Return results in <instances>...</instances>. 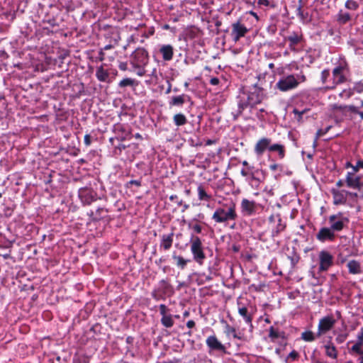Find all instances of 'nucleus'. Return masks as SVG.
Wrapping results in <instances>:
<instances>
[{
    "instance_id": "f257e3e1",
    "label": "nucleus",
    "mask_w": 363,
    "mask_h": 363,
    "mask_svg": "<svg viewBox=\"0 0 363 363\" xmlns=\"http://www.w3.org/2000/svg\"><path fill=\"white\" fill-rule=\"evenodd\" d=\"M235 218L236 213L234 207H230L228 211H225L223 208H218L213 215V218L218 223L234 220Z\"/></svg>"
},
{
    "instance_id": "f03ea898",
    "label": "nucleus",
    "mask_w": 363,
    "mask_h": 363,
    "mask_svg": "<svg viewBox=\"0 0 363 363\" xmlns=\"http://www.w3.org/2000/svg\"><path fill=\"white\" fill-rule=\"evenodd\" d=\"M298 85V79L293 74L288 75L281 79L277 84V86L282 91L296 88Z\"/></svg>"
},
{
    "instance_id": "7ed1b4c3",
    "label": "nucleus",
    "mask_w": 363,
    "mask_h": 363,
    "mask_svg": "<svg viewBox=\"0 0 363 363\" xmlns=\"http://www.w3.org/2000/svg\"><path fill=\"white\" fill-rule=\"evenodd\" d=\"M191 250L194 259L200 264L202 263L206 257L203 253L202 243L199 238L195 237L192 239Z\"/></svg>"
},
{
    "instance_id": "20e7f679",
    "label": "nucleus",
    "mask_w": 363,
    "mask_h": 363,
    "mask_svg": "<svg viewBox=\"0 0 363 363\" xmlns=\"http://www.w3.org/2000/svg\"><path fill=\"white\" fill-rule=\"evenodd\" d=\"M335 322V319L332 315H328L320 319L318 324V336H320L332 329Z\"/></svg>"
},
{
    "instance_id": "39448f33",
    "label": "nucleus",
    "mask_w": 363,
    "mask_h": 363,
    "mask_svg": "<svg viewBox=\"0 0 363 363\" xmlns=\"http://www.w3.org/2000/svg\"><path fill=\"white\" fill-rule=\"evenodd\" d=\"M232 35L235 41L239 40L241 37L245 36L246 33L248 31L247 28L242 24L238 21L232 26Z\"/></svg>"
},
{
    "instance_id": "423d86ee",
    "label": "nucleus",
    "mask_w": 363,
    "mask_h": 363,
    "mask_svg": "<svg viewBox=\"0 0 363 363\" xmlns=\"http://www.w3.org/2000/svg\"><path fill=\"white\" fill-rule=\"evenodd\" d=\"M320 270H327L333 264V256L325 251H322L319 255Z\"/></svg>"
},
{
    "instance_id": "0eeeda50",
    "label": "nucleus",
    "mask_w": 363,
    "mask_h": 363,
    "mask_svg": "<svg viewBox=\"0 0 363 363\" xmlns=\"http://www.w3.org/2000/svg\"><path fill=\"white\" fill-rule=\"evenodd\" d=\"M316 237L320 241L324 242L327 240H333L335 238V234L330 228H323L319 230Z\"/></svg>"
},
{
    "instance_id": "6e6552de",
    "label": "nucleus",
    "mask_w": 363,
    "mask_h": 363,
    "mask_svg": "<svg viewBox=\"0 0 363 363\" xmlns=\"http://www.w3.org/2000/svg\"><path fill=\"white\" fill-rule=\"evenodd\" d=\"M330 229L334 231H340L344 228L343 220L337 215H333L329 217Z\"/></svg>"
},
{
    "instance_id": "1a4fd4ad",
    "label": "nucleus",
    "mask_w": 363,
    "mask_h": 363,
    "mask_svg": "<svg viewBox=\"0 0 363 363\" xmlns=\"http://www.w3.org/2000/svg\"><path fill=\"white\" fill-rule=\"evenodd\" d=\"M360 178L354 173L349 172L346 177V183L349 187L360 189Z\"/></svg>"
},
{
    "instance_id": "9d476101",
    "label": "nucleus",
    "mask_w": 363,
    "mask_h": 363,
    "mask_svg": "<svg viewBox=\"0 0 363 363\" xmlns=\"http://www.w3.org/2000/svg\"><path fill=\"white\" fill-rule=\"evenodd\" d=\"M79 195L82 201L86 203H91L94 200L95 196L92 191L86 188L79 189Z\"/></svg>"
},
{
    "instance_id": "9b49d317",
    "label": "nucleus",
    "mask_w": 363,
    "mask_h": 363,
    "mask_svg": "<svg viewBox=\"0 0 363 363\" xmlns=\"http://www.w3.org/2000/svg\"><path fill=\"white\" fill-rule=\"evenodd\" d=\"M270 143H271L270 140L267 139V138H262L261 140H259L257 143L255 147V150L256 153L258 155H262V153L264 152V151L266 149L269 150Z\"/></svg>"
},
{
    "instance_id": "f8f14e48",
    "label": "nucleus",
    "mask_w": 363,
    "mask_h": 363,
    "mask_svg": "<svg viewBox=\"0 0 363 363\" xmlns=\"http://www.w3.org/2000/svg\"><path fill=\"white\" fill-rule=\"evenodd\" d=\"M206 343L208 346L213 349L217 350H224L225 347L218 340V339L215 336H210L206 340Z\"/></svg>"
},
{
    "instance_id": "ddd939ff",
    "label": "nucleus",
    "mask_w": 363,
    "mask_h": 363,
    "mask_svg": "<svg viewBox=\"0 0 363 363\" xmlns=\"http://www.w3.org/2000/svg\"><path fill=\"white\" fill-rule=\"evenodd\" d=\"M133 56L135 58L142 57L141 60H137L135 63L138 67H140L141 64H145L147 61V52L143 49H138L135 51Z\"/></svg>"
},
{
    "instance_id": "4468645a",
    "label": "nucleus",
    "mask_w": 363,
    "mask_h": 363,
    "mask_svg": "<svg viewBox=\"0 0 363 363\" xmlns=\"http://www.w3.org/2000/svg\"><path fill=\"white\" fill-rule=\"evenodd\" d=\"M345 192L346 191H336V190L333 191L334 203L335 205L342 204L346 202L347 199H346Z\"/></svg>"
},
{
    "instance_id": "2eb2a0df",
    "label": "nucleus",
    "mask_w": 363,
    "mask_h": 363,
    "mask_svg": "<svg viewBox=\"0 0 363 363\" xmlns=\"http://www.w3.org/2000/svg\"><path fill=\"white\" fill-rule=\"evenodd\" d=\"M160 52L164 60H170L173 57V48L169 45H164L160 48Z\"/></svg>"
},
{
    "instance_id": "dca6fc26",
    "label": "nucleus",
    "mask_w": 363,
    "mask_h": 363,
    "mask_svg": "<svg viewBox=\"0 0 363 363\" xmlns=\"http://www.w3.org/2000/svg\"><path fill=\"white\" fill-rule=\"evenodd\" d=\"M347 267L349 269V272L351 274H356L360 273V264L355 260L350 261L347 263Z\"/></svg>"
},
{
    "instance_id": "f3484780",
    "label": "nucleus",
    "mask_w": 363,
    "mask_h": 363,
    "mask_svg": "<svg viewBox=\"0 0 363 363\" xmlns=\"http://www.w3.org/2000/svg\"><path fill=\"white\" fill-rule=\"evenodd\" d=\"M173 233H171L168 235H163L162 240V246L164 247L165 250H169L173 242Z\"/></svg>"
},
{
    "instance_id": "a211bd4d",
    "label": "nucleus",
    "mask_w": 363,
    "mask_h": 363,
    "mask_svg": "<svg viewBox=\"0 0 363 363\" xmlns=\"http://www.w3.org/2000/svg\"><path fill=\"white\" fill-rule=\"evenodd\" d=\"M96 75L97 79L101 82H105L108 77V72L104 69L102 67L98 68Z\"/></svg>"
},
{
    "instance_id": "6ab92c4d",
    "label": "nucleus",
    "mask_w": 363,
    "mask_h": 363,
    "mask_svg": "<svg viewBox=\"0 0 363 363\" xmlns=\"http://www.w3.org/2000/svg\"><path fill=\"white\" fill-rule=\"evenodd\" d=\"M242 207L244 211H247L248 213H251L254 211L255 204L252 201L244 199L242 201Z\"/></svg>"
},
{
    "instance_id": "aec40b11",
    "label": "nucleus",
    "mask_w": 363,
    "mask_h": 363,
    "mask_svg": "<svg viewBox=\"0 0 363 363\" xmlns=\"http://www.w3.org/2000/svg\"><path fill=\"white\" fill-rule=\"evenodd\" d=\"M174 121L177 125H183L186 123V118L183 114L177 113L174 116Z\"/></svg>"
},
{
    "instance_id": "412c9836",
    "label": "nucleus",
    "mask_w": 363,
    "mask_h": 363,
    "mask_svg": "<svg viewBox=\"0 0 363 363\" xmlns=\"http://www.w3.org/2000/svg\"><path fill=\"white\" fill-rule=\"evenodd\" d=\"M269 151H277L279 152V156L281 158L284 157V147L281 145H278V144L273 145H269Z\"/></svg>"
},
{
    "instance_id": "4be33fe9",
    "label": "nucleus",
    "mask_w": 363,
    "mask_h": 363,
    "mask_svg": "<svg viewBox=\"0 0 363 363\" xmlns=\"http://www.w3.org/2000/svg\"><path fill=\"white\" fill-rule=\"evenodd\" d=\"M325 352L328 356L332 358H336L337 357V352L335 350V347L333 345H325Z\"/></svg>"
},
{
    "instance_id": "5701e85b",
    "label": "nucleus",
    "mask_w": 363,
    "mask_h": 363,
    "mask_svg": "<svg viewBox=\"0 0 363 363\" xmlns=\"http://www.w3.org/2000/svg\"><path fill=\"white\" fill-rule=\"evenodd\" d=\"M162 325L167 328H170L174 325V321L171 315H165L162 318Z\"/></svg>"
},
{
    "instance_id": "b1692460",
    "label": "nucleus",
    "mask_w": 363,
    "mask_h": 363,
    "mask_svg": "<svg viewBox=\"0 0 363 363\" xmlns=\"http://www.w3.org/2000/svg\"><path fill=\"white\" fill-rule=\"evenodd\" d=\"M342 69L341 67H337L333 70V76L337 78V83H341L344 81V77L341 75Z\"/></svg>"
},
{
    "instance_id": "393cba45",
    "label": "nucleus",
    "mask_w": 363,
    "mask_h": 363,
    "mask_svg": "<svg viewBox=\"0 0 363 363\" xmlns=\"http://www.w3.org/2000/svg\"><path fill=\"white\" fill-rule=\"evenodd\" d=\"M239 313L245 318L247 323H251L252 318L250 315H248L247 308L242 307L239 308Z\"/></svg>"
},
{
    "instance_id": "a878e982",
    "label": "nucleus",
    "mask_w": 363,
    "mask_h": 363,
    "mask_svg": "<svg viewBox=\"0 0 363 363\" xmlns=\"http://www.w3.org/2000/svg\"><path fill=\"white\" fill-rule=\"evenodd\" d=\"M301 337L305 341L311 342L315 340L313 333L311 331H306L302 333Z\"/></svg>"
},
{
    "instance_id": "bb28decb",
    "label": "nucleus",
    "mask_w": 363,
    "mask_h": 363,
    "mask_svg": "<svg viewBox=\"0 0 363 363\" xmlns=\"http://www.w3.org/2000/svg\"><path fill=\"white\" fill-rule=\"evenodd\" d=\"M184 99L183 96H174L172 99L171 104L173 106H179L183 104Z\"/></svg>"
},
{
    "instance_id": "cd10ccee",
    "label": "nucleus",
    "mask_w": 363,
    "mask_h": 363,
    "mask_svg": "<svg viewBox=\"0 0 363 363\" xmlns=\"http://www.w3.org/2000/svg\"><path fill=\"white\" fill-rule=\"evenodd\" d=\"M199 196L200 200H208L210 196L206 193L205 190L202 186L198 188Z\"/></svg>"
},
{
    "instance_id": "c85d7f7f",
    "label": "nucleus",
    "mask_w": 363,
    "mask_h": 363,
    "mask_svg": "<svg viewBox=\"0 0 363 363\" xmlns=\"http://www.w3.org/2000/svg\"><path fill=\"white\" fill-rule=\"evenodd\" d=\"M362 340L360 339V341L355 345H354L352 347V350L357 352V354H362Z\"/></svg>"
},
{
    "instance_id": "c756f323",
    "label": "nucleus",
    "mask_w": 363,
    "mask_h": 363,
    "mask_svg": "<svg viewBox=\"0 0 363 363\" xmlns=\"http://www.w3.org/2000/svg\"><path fill=\"white\" fill-rule=\"evenodd\" d=\"M133 83H134V80L129 79V78H126V79H124L122 81H121L119 85L121 87H125L127 86H132L133 84Z\"/></svg>"
},
{
    "instance_id": "7c9ffc66",
    "label": "nucleus",
    "mask_w": 363,
    "mask_h": 363,
    "mask_svg": "<svg viewBox=\"0 0 363 363\" xmlns=\"http://www.w3.org/2000/svg\"><path fill=\"white\" fill-rule=\"evenodd\" d=\"M345 6L347 9H356L358 6L357 2H355L354 1H352V0H348L346 4H345Z\"/></svg>"
},
{
    "instance_id": "2f4dec72",
    "label": "nucleus",
    "mask_w": 363,
    "mask_h": 363,
    "mask_svg": "<svg viewBox=\"0 0 363 363\" xmlns=\"http://www.w3.org/2000/svg\"><path fill=\"white\" fill-rule=\"evenodd\" d=\"M228 335H232L234 338H238L240 337L238 336L235 329L233 327H230L229 325H227V330H226Z\"/></svg>"
},
{
    "instance_id": "473e14b6",
    "label": "nucleus",
    "mask_w": 363,
    "mask_h": 363,
    "mask_svg": "<svg viewBox=\"0 0 363 363\" xmlns=\"http://www.w3.org/2000/svg\"><path fill=\"white\" fill-rule=\"evenodd\" d=\"M350 19V16L349 13H340L339 16V21L341 23H346Z\"/></svg>"
},
{
    "instance_id": "72a5a7b5",
    "label": "nucleus",
    "mask_w": 363,
    "mask_h": 363,
    "mask_svg": "<svg viewBox=\"0 0 363 363\" xmlns=\"http://www.w3.org/2000/svg\"><path fill=\"white\" fill-rule=\"evenodd\" d=\"M174 259L177 261L178 265H180L182 267H184L186 264V261L184 260L182 257H174Z\"/></svg>"
},
{
    "instance_id": "f704fd0d",
    "label": "nucleus",
    "mask_w": 363,
    "mask_h": 363,
    "mask_svg": "<svg viewBox=\"0 0 363 363\" xmlns=\"http://www.w3.org/2000/svg\"><path fill=\"white\" fill-rule=\"evenodd\" d=\"M298 1H299V4H298V8H297V11H298V15L301 17V18L303 19L304 16H303V13L302 11V7H303L302 0H298Z\"/></svg>"
},
{
    "instance_id": "c9c22d12",
    "label": "nucleus",
    "mask_w": 363,
    "mask_h": 363,
    "mask_svg": "<svg viewBox=\"0 0 363 363\" xmlns=\"http://www.w3.org/2000/svg\"><path fill=\"white\" fill-rule=\"evenodd\" d=\"M98 212H99V216L97 215H96V217H95L96 219L100 218L101 217H104L106 214V211L104 210V208L98 209L96 211V213H98Z\"/></svg>"
},
{
    "instance_id": "e433bc0d",
    "label": "nucleus",
    "mask_w": 363,
    "mask_h": 363,
    "mask_svg": "<svg viewBox=\"0 0 363 363\" xmlns=\"http://www.w3.org/2000/svg\"><path fill=\"white\" fill-rule=\"evenodd\" d=\"M160 313L162 315V317L167 315L166 314L167 307L164 304H162L160 306Z\"/></svg>"
},
{
    "instance_id": "4c0bfd02",
    "label": "nucleus",
    "mask_w": 363,
    "mask_h": 363,
    "mask_svg": "<svg viewBox=\"0 0 363 363\" xmlns=\"http://www.w3.org/2000/svg\"><path fill=\"white\" fill-rule=\"evenodd\" d=\"M329 76V71L325 69L322 72V80L324 83L327 79V77Z\"/></svg>"
},
{
    "instance_id": "58836bf2",
    "label": "nucleus",
    "mask_w": 363,
    "mask_h": 363,
    "mask_svg": "<svg viewBox=\"0 0 363 363\" xmlns=\"http://www.w3.org/2000/svg\"><path fill=\"white\" fill-rule=\"evenodd\" d=\"M326 133V131H324L322 129H320L317 131L316 133V138H315V140H318V138H319L320 136L323 135L324 134Z\"/></svg>"
},
{
    "instance_id": "ea45409f",
    "label": "nucleus",
    "mask_w": 363,
    "mask_h": 363,
    "mask_svg": "<svg viewBox=\"0 0 363 363\" xmlns=\"http://www.w3.org/2000/svg\"><path fill=\"white\" fill-rule=\"evenodd\" d=\"M363 167V161H359L357 163V165L354 167V171L357 172L359 168Z\"/></svg>"
},
{
    "instance_id": "a19ab883",
    "label": "nucleus",
    "mask_w": 363,
    "mask_h": 363,
    "mask_svg": "<svg viewBox=\"0 0 363 363\" xmlns=\"http://www.w3.org/2000/svg\"><path fill=\"white\" fill-rule=\"evenodd\" d=\"M269 336L272 337H278L277 333L274 331L273 328H271V329H270Z\"/></svg>"
},
{
    "instance_id": "79ce46f5",
    "label": "nucleus",
    "mask_w": 363,
    "mask_h": 363,
    "mask_svg": "<svg viewBox=\"0 0 363 363\" xmlns=\"http://www.w3.org/2000/svg\"><path fill=\"white\" fill-rule=\"evenodd\" d=\"M295 77H296V79H298V84L300 82H304L306 80V77L304 75H297Z\"/></svg>"
},
{
    "instance_id": "37998d69",
    "label": "nucleus",
    "mask_w": 363,
    "mask_h": 363,
    "mask_svg": "<svg viewBox=\"0 0 363 363\" xmlns=\"http://www.w3.org/2000/svg\"><path fill=\"white\" fill-rule=\"evenodd\" d=\"M210 82L213 85H217L219 83V79L218 78L214 77V78L211 79Z\"/></svg>"
},
{
    "instance_id": "c03bdc74",
    "label": "nucleus",
    "mask_w": 363,
    "mask_h": 363,
    "mask_svg": "<svg viewBox=\"0 0 363 363\" xmlns=\"http://www.w3.org/2000/svg\"><path fill=\"white\" fill-rule=\"evenodd\" d=\"M290 40L292 41L294 43H298V41H299V38L298 36H294V37H290L289 38Z\"/></svg>"
},
{
    "instance_id": "a18cd8bd",
    "label": "nucleus",
    "mask_w": 363,
    "mask_h": 363,
    "mask_svg": "<svg viewBox=\"0 0 363 363\" xmlns=\"http://www.w3.org/2000/svg\"><path fill=\"white\" fill-rule=\"evenodd\" d=\"M129 184H135V185H136L138 186H140L141 185L140 182L138 181V180H131L129 182Z\"/></svg>"
},
{
    "instance_id": "49530a36",
    "label": "nucleus",
    "mask_w": 363,
    "mask_h": 363,
    "mask_svg": "<svg viewBox=\"0 0 363 363\" xmlns=\"http://www.w3.org/2000/svg\"><path fill=\"white\" fill-rule=\"evenodd\" d=\"M289 357H291L292 359H296L297 357H298V353L295 351H292L290 354H289Z\"/></svg>"
},
{
    "instance_id": "de8ad7c7",
    "label": "nucleus",
    "mask_w": 363,
    "mask_h": 363,
    "mask_svg": "<svg viewBox=\"0 0 363 363\" xmlns=\"http://www.w3.org/2000/svg\"><path fill=\"white\" fill-rule=\"evenodd\" d=\"M84 142L86 143V145H89L91 143V139H90V136L86 135H85L84 137Z\"/></svg>"
},
{
    "instance_id": "09e8293b",
    "label": "nucleus",
    "mask_w": 363,
    "mask_h": 363,
    "mask_svg": "<svg viewBox=\"0 0 363 363\" xmlns=\"http://www.w3.org/2000/svg\"><path fill=\"white\" fill-rule=\"evenodd\" d=\"M258 4L259 5L267 6L269 4L268 0H258Z\"/></svg>"
},
{
    "instance_id": "8fccbe9b",
    "label": "nucleus",
    "mask_w": 363,
    "mask_h": 363,
    "mask_svg": "<svg viewBox=\"0 0 363 363\" xmlns=\"http://www.w3.org/2000/svg\"><path fill=\"white\" fill-rule=\"evenodd\" d=\"M186 325H187L188 328H191L194 327L195 323H194V320H189L187 322Z\"/></svg>"
},
{
    "instance_id": "3c124183",
    "label": "nucleus",
    "mask_w": 363,
    "mask_h": 363,
    "mask_svg": "<svg viewBox=\"0 0 363 363\" xmlns=\"http://www.w3.org/2000/svg\"><path fill=\"white\" fill-rule=\"evenodd\" d=\"M304 111H305L300 112V111H298L297 109H294V113L295 114H298V116H299V118H298V121L301 119V115L304 113Z\"/></svg>"
},
{
    "instance_id": "603ef678",
    "label": "nucleus",
    "mask_w": 363,
    "mask_h": 363,
    "mask_svg": "<svg viewBox=\"0 0 363 363\" xmlns=\"http://www.w3.org/2000/svg\"><path fill=\"white\" fill-rule=\"evenodd\" d=\"M194 230H195V231H196V233H201V226H200V225H196L194 227Z\"/></svg>"
},
{
    "instance_id": "864d4df0",
    "label": "nucleus",
    "mask_w": 363,
    "mask_h": 363,
    "mask_svg": "<svg viewBox=\"0 0 363 363\" xmlns=\"http://www.w3.org/2000/svg\"><path fill=\"white\" fill-rule=\"evenodd\" d=\"M345 194H346V195H349L350 196H351V197H352V198H353V197H357V194H356V193H352V192H347V191H346V192H345Z\"/></svg>"
},
{
    "instance_id": "5fc2aeb1",
    "label": "nucleus",
    "mask_w": 363,
    "mask_h": 363,
    "mask_svg": "<svg viewBox=\"0 0 363 363\" xmlns=\"http://www.w3.org/2000/svg\"><path fill=\"white\" fill-rule=\"evenodd\" d=\"M120 68H121V69L125 70V69H126V65H125V64H121V65H120Z\"/></svg>"
},
{
    "instance_id": "6e6d98bb",
    "label": "nucleus",
    "mask_w": 363,
    "mask_h": 363,
    "mask_svg": "<svg viewBox=\"0 0 363 363\" xmlns=\"http://www.w3.org/2000/svg\"><path fill=\"white\" fill-rule=\"evenodd\" d=\"M241 174H242L243 176H247V172H246V171H245V170H242V171H241Z\"/></svg>"
},
{
    "instance_id": "4d7b16f0",
    "label": "nucleus",
    "mask_w": 363,
    "mask_h": 363,
    "mask_svg": "<svg viewBox=\"0 0 363 363\" xmlns=\"http://www.w3.org/2000/svg\"><path fill=\"white\" fill-rule=\"evenodd\" d=\"M342 184H343V183H342V181H339V182L337 183V185L338 186H342Z\"/></svg>"
},
{
    "instance_id": "13d9d810",
    "label": "nucleus",
    "mask_w": 363,
    "mask_h": 363,
    "mask_svg": "<svg viewBox=\"0 0 363 363\" xmlns=\"http://www.w3.org/2000/svg\"><path fill=\"white\" fill-rule=\"evenodd\" d=\"M360 117L363 119V112H357Z\"/></svg>"
},
{
    "instance_id": "bf43d9fd",
    "label": "nucleus",
    "mask_w": 363,
    "mask_h": 363,
    "mask_svg": "<svg viewBox=\"0 0 363 363\" xmlns=\"http://www.w3.org/2000/svg\"><path fill=\"white\" fill-rule=\"evenodd\" d=\"M189 315V313L188 311L184 312V315L188 316Z\"/></svg>"
},
{
    "instance_id": "052dcab7",
    "label": "nucleus",
    "mask_w": 363,
    "mask_h": 363,
    "mask_svg": "<svg viewBox=\"0 0 363 363\" xmlns=\"http://www.w3.org/2000/svg\"><path fill=\"white\" fill-rule=\"evenodd\" d=\"M271 168H272V169H275L277 168V165H276V164H274V165H272V166L271 167Z\"/></svg>"
},
{
    "instance_id": "680f3d73",
    "label": "nucleus",
    "mask_w": 363,
    "mask_h": 363,
    "mask_svg": "<svg viewBox=\"0 0 363 363\" xmlns=\"http://www.w3.org/2000/svg\"><path fill=\"white\" fill-rule=\"evenodd\" d=\"M125 147V145L119 146L118 148L121 150V148L124 149Z\"/></svg>"
},
{
    "instance_id": "e2e57ef3",
    "label": "nucleus",
    "mask_w": 363,
    "mask_h": 363,
    "mask_svg": "<svg viewBox=\"0 0 363 363\" xmlns=\"http://www.w3.org/2000/svg\"><path fill=\"white\" fill-rule=\"evenodd\" d=\"M138 74H139L140 76H143V75L144 74V72H138Z\"/></svg>"
},
{
    "instance_id": "0e129e2a",
    "label": "nucleus",
    "mask_w": 363,
    "mask_h": 363,
    "mask_svg": "<svg viewBox=\"0 0 363 363\" xmlns=\"http://www.w3.org/2000/svg\"><path fill=\"white\" fill-rule=\"evenodd\" d=\"M242 164L245 165V166L247 165V161H244L242 162Z\"/></svg>"
},
{
    "instance_id": "69168bd1",
    "label": "nucleus",
    "mask_w": 363,
    "mask_h": 363,
    "mask_svg": "<svg viewBox=\"0 0 363 363\" xmlns=\"http://www.w3.org/2000/svg\"><path fill=\"white\" fill-rule=\"evenodd\" d=\"M269 67L270 68H273L274 67V64H272V63L269 64Z\"/></svg>"
},
{
    "instance_id": "338daca9",
    "label": "nucleus",
    "mask_w": 363,
    "mask_h": 363,
    "mask_svg": "<svg viewBox=\"0 0 363 363\" xmlns=\"http://www.w3.org/2000/svg\"><path fill=\"white\" fill-rule=\"evenodd\" d=\"M251 14H252V15H253V16H255V17H256V18H257V14H256V13H255L252 12V13H251Z\"/></svg>"
},
{
    "instance_id": "774afa93",
    "label": "nucleus",
    "mask_w": 363,
    "mask_h": 363,
    "mask_svg": "<svg viewBox=\"0 0 363 363\" xmlns=\"http://www.w3.org/2000/svg\"><path fill=\"white\" fill-rule=\"evenodd\" d=\"M111 48V45H107V46L105 47V49H109Z\"/></svg>"
}]
</instances>
